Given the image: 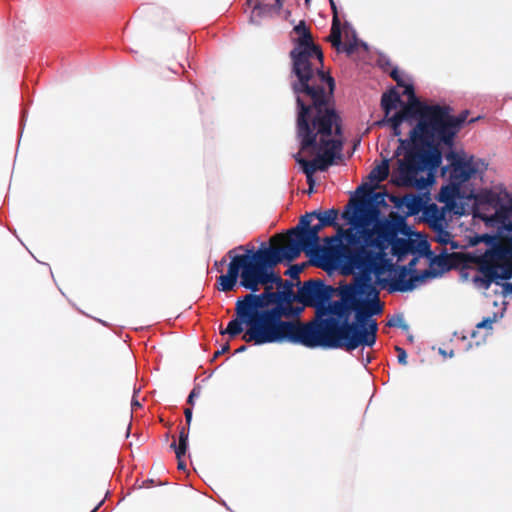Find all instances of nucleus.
I'll return each mask as SVG.
<instances>
[{
  "label": "nucleus",
  "mask_w": 512,
  "mask_h": 512,
  "mask_svg": "<svg viewBox=\"0 0 512 512\" xmlns=\"http://www.w3.org/2000/svg\"><path fill=\"white\" fill-rule=\"evenodd\" d=\"M234 252L232 249L227 253L231 261L227 273L217 278V289L234 291L240 279L239 285L250 293L237 299L236 317L220 331L221 335L234 338L246 324L242 339L247 343L298 344L305 324L299 320L303 307H299L298 291H294L291 281L283 280L274 270L284 260L294 259L274 249H265L264 244L256 251L247 250L246 254Z\"/></svg>",
  "instance_id": "obj_1"
},
{
  "label": "nucleus",
  "mask_w": 512,
  "mask_h": 512,
  "mask_svg": "<svg viewBox=\"0 0 512 512\" xmlns=\"http://www.w3.org/2000/svg\"><path fill=\"white\" fill-rule=\"evenodd\" d=\"M339 295L340 300L327 301L313 320L305 322L298 344L351 352L376 343L378 323L373 316L383 312V305L371 277L360 276Z\"/></svg>",
  "instance_id": "obj_2"
},
{
  "label": "nucleus",
  "mask_w": 512,
  "mask_h": 512,
  "mask_svg": "<svg viewBox=\"0 0 512 512\" xmlns=\"http://www.w3.org/2000/svg\"><path fill=\"white\" fill-rule=\"evenodd\" d=\"M296 104L300 152L294 158L312 185L316 171H326L342 150V142L332 138L333 128L335 135L342 133L341 118L335 110L333 95L307 98Z\"/></svg>",
  "instance_id": "obj_3"
},
{
  "label": "nucleus",
  "mask_w": 512,
  "mask_h": 512,
  "mask_svg": "<svg viewBox=\"0 0 512 512\" xmlns=\"http://www.w3.org/2000/svg\"><path fill=\"white\" fill-rule=\"evenodd\" d=\"M468 117V111H462L458 115L444 117L445 130L443 132L428 129V134L413 136V130L409 132V138H399V146L396 155L405 150L404 158L398 160L397 177L398 185L410 186L416 183L417 175L426 169L435 170L442 163L441 147L452 148L455 138L461 131Z\"/></svg>",
  "instance_id": "obj_4"
},
{
  "label": "nucleus",
  "mask_w": 512,
  "mask_h": 512,
  "mask_svg": "<svg viewBox=\"0 0 512 512\" xmlns=\"http://www.w3.org/2000/svg\"><path fill=\"white\" fill-rule=\"evenodd\" d=\"M298 35L294 41L295 46L290 51L292 72L296 80L291 88L296 101L333 95L335 81L328 73L323 71V53L321 47L314 43L312 33L304 20L293 28Z\"/></svg>",
  "instance_id": "obj_5"
},
{
  "label": "nucleus",
  "mask_w": 512,
  "mask_h": 512,
  "mask_svg": "<svg viewBox=\"0 0 512 512\" xmlns=\"http://www.w3.org/2000/svg\"><path fill=\"white\" fill-rule=\"evenodd\" d=\"M450 261V265H461L463 268L474 264L480 275L473 277V282L480 288L488 290L492 283L512 278V235L492 244L484 253H452L443 255L439 261Z\"/></svg>",
  "instance_id": "obj_6"
},
{
  "label": "nucleus",
  "mask_w": 512,
  "mask_h": 512,
  "mask_svg": "<svg viewBox=\"0 0 512 512\" xmlns=\"http://www.w3.org/2000/svg\"><path fill=\"white\" fill-rule=\"evenodd\" d=\"M342 246H346L351 253H339L328 259L325 263H316V266L324 270H329L341 266L347 272L357 269L361 276H369L371 273L377 276L382 275L388 266V260L381 253H375L368 249L365 244L360 243L359 236L352 228L343 229L338 227V232Z\"/></svg>",
  "instance_id": "obj_7"
},
{
  "label": "nucleus",
  "mask_w": 512,
  "mask_h": 512,
  "mask_svg": "<svg viewBox=\"0 0 512 512\" xmlns=\"http://www.w3.org/2000/svg\"><path fill=\"white\" fill-rule=\"evenodd\" d=\"M403 95L408 97V103L404 104L399 110L406 114L412 115L416 120L415 126L412 128L413 136H423L428 134V129L432 131L443 132L445 124L444 117L452 115V108L448 105L426 104L421 102L415 95L412 84L404 83Z\"/></svg>",
  "instance_id": "obj_8"
},
{
  "label": "nucleus",
  "mask_w": 512,
  "mask_h": 512,
  "mask_svg": "<svg viewBox=\"0 0 512 512\" xmlns=\"http://www.w3.org/2000/svg\"><path fill=\"white\" fill-rule=\"evenodd\" d=\"M324 227L325 226L322 225L320 221L315 225H311V228H308V230L303 233L300 246L296 247L295 245L290 249V257L296 259L303 251L313 259V263L316 266V263H325L328 259H331L339 253L350 254L351 250L346 246H342L339 235L325 237V246L319 244V233Z\"/></svg>",
  "instance_id": "obj_9"
},
{
  "label": "nucleus",
  "mask_w": 512,
  "mask_h": 512,
  "mask_svg": "<svg viewBox=\"0 0 512 512\" xmlns=\"http://www.w3.org/2000/svg\"><path fill=\"white\" fill-rule=\"evenodd\" d=\"M386 196V192L367 189L366 195L354 203L353 211L346 207L342 217L355 227L369 226L378 219L379 208L387 205Z\"/></svg>",
  "instance_id": "obj_10"
},
{
  "label": "nucleus",
  "mask_w": 512,
  "mask_h": 512,
  "mask_svg": "<svg viewBox=\"0 0 512 512\" xmlns=\"http://www.w3.org/2000/svg\"><path fill=\"white\" fill-rule=\"evenodd\" d=\"M335 288L325 284L321 279H310L305 281L298 288L299 307H312L315 309V316L320 308L332 299Z\"/></svg>",
  "instance_id": "obj_11"
},
{
  "label": "nucleus",
  "mask_w": 512,
  "mask_h": 512,
  "mask_svg": "<svg viewBox=\"0 0 512 512\" xmlns=\"http://www.w3.org/2000/svg\"><path fill=\"white\" fill-rule=\"evenodd\" d=\"M315 218V212H309L300 217L299 223L297 226L291 228L287 232V240L286 243L282 246L274 245V242L283 240V236L276 235L269 240V246L265 249H274L275 251H279L280 253L288 254L290 256V249L296 245L300 246V240L303 236V233L311 228L312 219ZM292 259L291 257H289Z\"/></svg>",
  "instance_id": "obj_12"
},
{
  "label": "nucleus",
  "mask_w": 512,
  "mask_h": 512,
  "mask_svg": "<svg viewBox=\"0 0 512 512\" xmlns=\"http://www.w3.org/2000/svg\"><path fill=\"white\" fill-rule=\"evenodd\" d=\"M447 161L450 162L452 167L450 172V180L454 189L458 188L461 184L467 182L476 172L470 160H465L454 151H449L446 154Z\"/></svg>",
  "instance_id": "obj_13"
},
{
  "label": "nucleus",
  "mask_w": 512,
  "mask_h": 512,
  "mask_svg": "<svg viewBox=\"0 0 512 512\" xmlns=\"http://www.w3.org/2000/svg\"><path fill=\"white\" fill-rule=\"evenodd\" d=\"M417 258L412 259L408 267L402 266L399 270L397 277L392 281L391 288L393 291L408 292L416 288V286L423 282L426 277L431 275L429 270H425L422 274H417L415 271L408 277L410 271L416 265Z\"/></svg>",
  "instance_id": "obj_14"
},
{
  "label": "nucleus",
  "mask_w": 512,
  "mask_h": 512,
  "mask_svg": "<svg viewBox=\"0 0 512 512\" xmlns=\"http://www.w3.org/2000/svg\"><path fill=\"white\" fill-rule=\"evenodd\" d=\"M361 238L365 244V246L370 248H375L378 251H374L375 253H381L385 257V250L390 246L387 240L382 235L381 231L378 229L376 225L373 228H368V226L361 227Z\"/></svg>",
  "instance_id": "obj_15"
},
{
  "label": "nucleus",
  "mask_w": 512,
  "mask_h": 512,
  "mask_svg": "<svg viewBox=\"0 0 512 512\" xmlns=\"http://www.w3.org/2000/svg\"><path fill=\"white\" fill-rule=\"evenodd\" d=\"M490 220L495 221L506 231L512 232V199H509L507 204L501 202Z\"/></svg>",
  "instance_id": "obj_16"
},
{
  "label": "nucleus",
  "mask_w": 512,
  "mask_h": 512,
  "mask_svg": "<svg viewBox=\"0 0 512 512\" xmlns=\"http://www.w3.org/2000/svg\"><path fill=\"white\" fill-rule=\"evenodd\" d=\"M411 119H413L412 115L398 111L391 117H383L382 119L376 121L374 123V126H377V127L390 126L392 129L393 135L399 137L402 134V131L400 129L401 124L404 121H410Z\"/></svg>",
  "instance_id": "obj_17"
},
{
  "label": "nucleus",
  "mask_w": 512,
  "mask_h": 512,
  "mask_svg": "<svg viewBox=\"0 0 512 512\" xmlns=\"http://www.w3.org/2000/svg\"><path fill=\"white\" fill-rule=\"evenodd\" d=\"M392 200L399 206H404L407 209L408 215H416L423 208L422 198L418 195L407 194L403 196L401 199L396 197H392Z\"/></svg>",
  "instance_id": "obj_18"
},
{
  "label": "nucleus",
  "mask_w": 512,
  "mask_h": 512,
  "mask_svg": "<svg viewBox=\"0 0 512 512\" xmlns=\"http://www.w3.org/2000/svg\"><path fill=\"white\" fill-rule=\"evenodd\" d=\"M398 105L403 106V102L401 100L400 94L396 91L395 88H391L382 94L381 108L384 112V117H391V111L396 109Z\"/></svg>",
  "instance_id": "obj_19"
},
{
  "label": "nucleus",
  "mask_w": 512,
  "mask_h": 512,
  "mask_svg": "<svg viewBox=\"0 0 512 512\" xmlns=\"http://www.w3.org/2000/svg\"><path fill=\"white\" fill-rule=\"evenodd\" d=\"M188 447V431L181 427L179 431V443L176 444L175 441L172 442L171 448L174 450L176 454V458L178 460V469L185 470L186 463L182 460V457L186 454Z\"/></svg>",
  "instance_id": "obj_20"
},
{
  "label": "nucleus",
  "mask_w": 512,
  "mask_h": 512,
  "mask_svg": "<svg viewBox=\"0 0 512 512\" xmlns=\"http://www.w3.org/2000/svg\"><path fill=\"white\" fill-rule=\"evenodd\" d=\"M254 0H247V4L251 5V3ZM255 5L253 7L251 16H250V22L259 25L261 22V19L267 16H270L273 11V6H270L268 4L262 3L261 0H255Z\"/></svg>",
  "instance_id": "obj_21"
},
{
  "label": "nucleus",
  "mask_w": 512,
  "mask_h": 512,
  "mask_svg": "<svg viewBox=\"0 0 512 512\" xmlns=\"http://www.w3.org/2000/svg\"><path fill=\"white\" fill-rule=\"evenodd\" d=\"M327 41L331 43L332 47L335 48L337 52H341L342 32L339 17H332L330 35L327 37Z\"/></svg>",
  "instance_id": "obj_22"
},
{
  "label": "nucleus",
  "mask_w": 512,
  "mask_h": 512,
  "mask_svg": "<svg viewBox=\"0 0 512 512\" xmlns=\"http://www.w3.org/2000/svg\"><path fill=\"white\" fill-rule=\"evenodd\" d=\"M314 212L315 218L318 219V221H320L322 225H324L325 227H339L336 222L339 214V211L337 209L332 208L325 211L314 210Z\"/></svg>",
  "instance_id": "obj_23"
},
{
  "label": "nucleus",
  "mask_w": 512,
  "mask_h": 512,
  "mask_svg": "<svg viewBox=\"0 0 512 512\" xmlns=\"http://www.w3.org/2000/svg\"><path fill=\"white\" fill-rule=\"evenodd\" d=\"M390 245L392 248V253L399 259L413 251V243L409 239L396 237Z\"/></svg>",
  "instance_id": "obj_24"
},
{
  "label": "nucleus",
  "mask_w": 512,
  "mask_h": 512,
  "mask_svg": "<svg viewBox=\"0 0 512 512\" xmlns=\"http://www.w3.org/2000/svg\"><path fill=\"white\" fill-rule=\"evenodd\" d=\"M375 225L381 231L382 235L387 240L389 245L397 237L398 229H397V227L393 223H391L389 221H383V222H377Z\"/></svg>",
  "instance_id": "obj_25"
},
{
  "label": "nucleus",
  "mask_w": 512,
  "mask_h": 512,
  "mask_svg": "<svg viewBox=\"0 0 512 512\" xmlns=\"http://www.w3.org/2000/svg\"><path fill=\"white\" fill-rule=\"evenodd\" d=\"M389 175V163L388 160H383L381 164L377 165L371 172H370V179L375 180L378 182H382L385 179H387Z\"/></svg>",
  "instance_id": "obj_26"
},
{
  "label": "nucleus",
  "mask_w": 512,
  "mask_h": 512,
  "mask_svg": "<svg viewBox=\"0 0 512 512\" xmlns=\"http://www.w3.org/2000/svg\"><path fill=\"white\" fill-rule=\"evenodd\" d=\"M433 241L441 244V245H451V249H457L458 244L452 240V234L444 229H439V231L434 233Z\"/></svg>",
  "instance_id": "obj_27"
},
{
  "label": "nucleus",
  "mask_w": 512,
  "mask_h": 512,
  "mask_svg": "<svg viewBox=\"0 0 512 512\" xmlns=\"http://www.w3.org/2000/svg\"><path fill=\"white\" fill-rule=\"evenodd\" d=\"M479 201L481 204H489L495 208H497L500 205V203L502 202L499 195L492 191H486V192L482 193L479 196Z\"/></svg>",
  "instance_id": "obj_28"
},
{
  "label": "nucleus",
  "mask_w": 512,
  "mask_h": 512,
  "mask_svg": "<svg viewBox=\"0 0 512 512\" xmlns=\"http://www.w3.org/2000/svg\"><path fill=\"white\" fill-rule=\"evenodd\" d=\"M429 225L432 231L435 233L439 231V229L445 228V219L442 214L435 212L432 219L429 220Z\"/></svg>",
  "instance_id": "obj_29"
},
{
  "label": "nucleus",
  "mask_w": 512,
  "mask_h": 512,
  "mask_svg": "<svg viewBox=\"0 0 512 512\" xmlns=\"http://www.w3.org/2000/svg\"><path fill=\"white\" fill-rule=\"evenodd\" d=\"M386 325L388 327H399L403 329H407V325L405 324L404 318L402 315H394L388 319Z\"/></svg>",
  "instance_id": "obj_30"
},
{
  "label": "nucleus",
  "mask_w": 512,
  "mask_h": 512,
  "mask_svg": "<svg viewBox=\"0 0 512 512\" xmlns=\"http://www.w3.org/2000/svg\"><path fill=\"white\" fill-rule=\"evenodd\" d=\"M504 280H500L499 284L502 287L501 294L503 297H512V282H503Z\"/></svg>",
  "instance_id": "obj_31"
},
{
  "label": "nucleus",
  "mask_w": 512,
  "mask_h": 512,
  "mask_svg": "<svg viewBox=\"0 0 512 512\" xmlns=\"http://www.w3.org/2000/svg\"><path fill=\"white\" fill-rule=\"evenodd\" d=\"M357 48L356 38L349 43H342L341 52H345L347 55H352Z\"/></svg>",
  "instance_id": "obj_32"
},
{
  "label": "nucleus",
  "mask_w": 512,
  "mask_h": 512,
  "mask_svg": "<svg viewBox=\"0 0 512 512\" xmlns=\"http://www.w3.org/2000/svg\"><path fill=\"white\" fill-rule=\"evenodd\" d=\"M395 351L397 352V359L399 364L403 366L407 365V353L405 349L400 346H395Z\"/></svg>",
  "instance_id": "obj_33"
},
{
  "label": "nucleus",
  "mask_w": 512,
  "mask_h": 512,
  "mask_svg": "<svg viewBox=\"0 0 512 512\" xmlns=\"http://www.w3.org/2000/svg\"><path fill=\"white\" fill-rule=\"evenodd\" d=\"M495 319L494 318H485L484 320H482L481 322H479L477 325H476V328L477 329H486L488 331L492 330V326H493V323H494Z\"/></svg>",
  "instance_id": "obj_34"
},
{
  "label": "nucleus",
  "mask_w": 512,
  "mask_h": 512,
  "mask_svg": "<svg viewBox=\"0 0 512 512\" xmlns=\"http://www.w3.org/2000/svg\"><path fill=\"white\" fill-rule=\"evenodd\" d=\"M303 266L293 265L287 271L286 274L291 278H298L299 274L302 272Z\"/></svg>",
  "instance_id": "obj_35"
},
{
  "label": "nucleus",
  "mask_w": 512,
  "mask_h": 512,
  "mask_svg": "<svg viewBox=\"0 0 512 512\" xmlns=\"http://www.w3.org/2000/svg\"><path fill=\"white\" fill-rule=\"evenodd\" d=\"M390 76L397 83L398 86H404V80L397 68L393 69L390 72Z\"/></svg>",
  "instance_id": "obj_36"
},
{
  "label": "nucleus",
  "mask_w": 512,
  "mask_h": 512,
  "mask_svg": "<svg viewBox=\"0 0 512 512\" xmlns=\"http://www.w3.org/2000/svg\"><path fill=\"white\" fill-rule=\"evenodd\" d=\"M200 395V388L199 387H195L192 389V391L190 392L189 396H188V399H187V403L191 406L194 405V399L196 397H198Z\"/></svg>",
  "instance_id": "obj_37"
},
{
  "label": "nucleus",
  "mask_w": 512,
  "mask_h": 512,
  "mask_svg": "<svg viewBox=\"0 0 512 512\" xmlns=\"http://www.w3.org/2000/svg\"><path fill=\"white\" fill-rule=\"evenodd\" d=\"M184 415H185V420H186V424H187V428L184 427L188 432H189V427L191 425V421H192V409L190 407L186 408L184 410Z\"/></svg>",
  "instance_id": "obj_38"
},
{
  "label": "nucleus",
  "mask_w": 512,
  "mask_h": 512,
  "mask_svg": "<svg viewBox=\"0 0 512 512\" xmlns=\"http://www.w3.org/2000/svg\"><path fill=\"white\" fill-rule=\"evenodd\" d=\"M230 349V345L228 342H226L222 347L221 349L217 350L215 353H214V358H217L219 357L220 355L228 352Z\"/></svg>",
  "instance_id": "obj_39"
},
{
  "label": "nucleus",
  "mask_w": 512,
  "mask_h": 512,
  "mask_svg": "<svg viewBox=\"0 0 512 512\" xmlns=\"http://www.w3.org/2000/svg\"><path fill=\"white\" fill-rule=\"evenodd\" d=\"M284 0H275V3L272 5L273 10L279 12L283 7Z\"/></svg>",
  "instance_id": "obj_40"
},
{
  "label": "nucleus",
  "mask_w": 512,
  "mask_h": 512,
  "mask_svg": "<svg viewBox=\"0 0 512 512\" xmlns=\"http://www.w3.org/2000/svg\"><path fill=\"white\" fill-rule=\"evenodd\" d=\"M329 2H330V6H331V10H332L333 17H335V16H336V17H339V16H338L337 6H336V4H335L334 0H329Z\"/></svg>",
  "instance_id": "obj_41"
},
{
  "label": "nucleus",
  "mask_w": 512,
  "mask_h": 512,
  "mask_svg": "<svg viewBox=\"0 0 512 512\" xmlns=\"http://www.w3.org/2000/svg\"><path fill=\"white\" fill-rule=\"evenodd\" d=\"M245 349H246V346H244V345H243V346H241L240 348H238V349L236 350V353L243 352V351H245Z\"/></svg>",
  "instance_id": "obj_42"
},
{
  "label": "nucleus",
  "mask_w": 512,
  "mask_h": 512,
  "mask_svg": "<svg viewBox=\"0 0 512 512\" xmlns=\"http://www.w3.org/2000/svg\"><path fill=\"white\" fill-rule=\"evenodd\" d=\"M148 483H149V484H152V483H153V480H147V481H145V482H144V485H145L146 487H149V486L147 485Z\"/></svg>",
  "instance_id": "obj_43"
},
{
  "label": "nucleus",
  "mask_w": 512,
  "mask_h": 512,
  "mask_svg": "<svg viewBox=\"0 0 512 512\" xmlns=\"http://www.w3.org/2000/svg\"><path fill=\"white\" fill-rule=\"evenodd\" d=\"M132 406H138V407H139V406H140V404H139V402H138V401H136V400H135V401H133V402H132Z\"/></svg>",
  "instance_id": "obj_44"
},
{
  "label": "nucleus",
  "mask_w": 512,
  "mask_h": 512,
  "mask_svg": "<svg viewBox=\"0 0 512 512\" xmlns=\"http://www.w3.org/2000/svg\"><path fill=\"white\" fill-rule=\"evenodd\" d=\"M101 504H102V501H101V502L98 504V506H96V507L94 508V510H93V511H91V512H95Z\"/></svg>",
  "instance_id": "obj_45"
},
{
  "label": "nucleus",
  "mask_w": 512,
  "mask_h": 512,
  "mask_svg": "<svg viewBox=\"0 0 512 512\" xmlns=\"http://www.w3.org/2000/svg\"><path fill=\"white\" fill-rule=\"evenodd\" d=\"M226 262V260L223 258L221 261H220V264H224Z\"/></svg>",
  "instance_id": "obj_46"
}]
</instances>
